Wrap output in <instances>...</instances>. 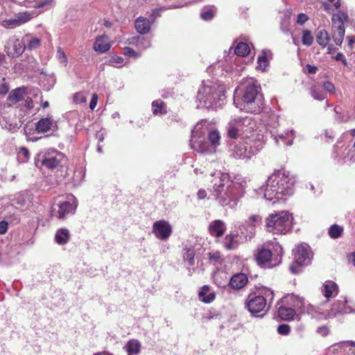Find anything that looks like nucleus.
Listing matches in <instances>:
<instances>
[{
  "label": "nucleus",
  "instance_id": "f257e3e1",
  "mask_svg": "<svg viewBox=\"0 0 355 355\" xmlns=\"http://www.w3.org/2000/svg\"><path fill=\"white\" fill-rule=\"evenodd\" d=\"M211 175L214 177L213 195L216 202L223 207L234 209L243 196L241 187L230 181L227 173L218 171Z\"/></svg>",
  "mask_w": 355,
  "mask_h": 355
},
{
  "label": "nucleus",
  "instance_id": "f03ea898",
  "mask_svg": "<svg viewBox=\"0 0 355 355\" xmlns=\"http://www.w3.org/2000/svg\"><path fill=\"white\" fill-rule=\"evenodd\" d=\"M234 103L241 110L258 113L263 105V98L260 87L252 78L247 79L240 88L236 89Z\"/></svg>",
  "mask_w": 355,
  "mask_h": 355
},
{
  "label": "nucleus",
  "instance_id": "7ed1b4c3",
  "mask_svg": "<svg viewBox=\"0 0 355 355\" xmlns=\"http://www.w3.org/2000/svg\"><path fill=\"white\" fill-rule=\"evenodd\" d=\"M294 177L286 171H277L268 177L263 197L269 201L285 200L293 193Z\"/></svg>",
  "mask_w": 355,
  "mask_h": 355
},
{
  "label": "nucleus",
  "instance_id": "20e7f679",
  "mask_svg": "<svg viewBox=\"0 0 355 355\" xmlns=\"http://www.w3.org/2000/svg\"><path fill=\"white\" fill-rule=\"evenodd\" d=\"M207 121H202L196 124L191 132V148L200 153H212L220 144V136L217 130L210 131L208 133L209 142L205 141V135L208 132Z\"/></svg>",
  "mask_w": 355,
  "mask_h": 355
},
{
  "label": "nucleus",
  "instance_id": "39448f33",
  "mask_svg": "<svg viewBox=\"0 0 355 355\" xmlns=\"http://www.w3.org/2000/svg\"><path fill=\"white\" fill-rule=\"evenodd\" d=\"M197 100L198 107L216 110L224 103L223 87L211 82H203L198 90Z\"/></svg>",
  "mask_w": 355,
  "mask_h": 355
},
{
  "label": "nucleus",
  "instance_id": "423d86ee",
  "mask_svg": "<svg viewBox=\"0 0 355 355\" xmlns=\"http://www.w3.org/2000/svg\"><path fill=\"white\" fill-rule=\"evenodd\" d=\"M263 139V135L257 132L252 133L234 146L232 149V156L239 159L250 158L262 148Z\"/></svg>",
  "mask_w": 355,
  "mask_h": 355
},
{
  "label": "nucleus",
  "instance_id": "0eeeda50",
  "mask_svg": "<svg viewBox=\"0 0 355 355\" xmlns=\"http://www.w3.org/2000/svg\"><path fill=\"white\" fill-rule=\"evenodd\" d=\"M293 217L286 211L270 214L266 218L267 230L273 234H286L292 228Z\"/></svg>",
  "mask_w": 355,
  "mask_h": 355
},
{
  "label": "nucleus",
  "instance_id": "6e6552de",
  "mask_svg": "<svg viewBox=\"0 0 355 355\" xmlns=\"http://www.w3.org/2000/svg\"><path fill=\"white\" fill-rule=\"evenodd\" d=\"M77 205V200L73 195L59 196L52 205V215L59 219H64L68 215L75 213Z\"/></svg>",
  "mask_w": 355,
  "mask_h": 355
},
{
  "label": "nucleus",
  "instance_id": "1a4fd4ad",
  "mask_svg": "<svg viewBox=\"0 0 355 355\" xmlns=\"http://www.w3.org/2000/svg\"><path fill=\"white\" fill-rule=\"evenodd\" d=\"M65 161L64 155L55 150L49 149L40 152L36 157V164H41L49 169H54Z\"/></svg>",
  "mask_w": 355,
  "mask_h": 355
},
{
  "label": "nucleus",
  "instance_id": "9d476101",
  "mask_svg": "<svg viewBox=\"0 0 355 355\" xmlns=\"http://www.w3.org/2000/svg\"><path fill=\"white\" fill-rule=\"evenodd\" d=\"M254 124V121L250 117H239L232 119L226 126L227 136L230 138L236 139L241 132L252 130Z\"/></svg>",
  "mask_w": 355,
  "mask_h": 355
},
{
  "label": "nucleus",
  "instance_id": "9b49d317",
  "mask_svg": "<svg viewBox=\"0 0 355 355\" xmlns=\"http://www.w3.org/2000/svg\"><path fill=\"white\" fill-rule=\"evenodd\" d=\"M245 307L254 317H263L268 308L262 295L250 294L245 300Z\"/></svg>",
  "mask_w": 355,
  "mask_h": 355
},
{
  "label": "nucleus",
  "instance_id": "f8f14e48",
  "mask_svg": "<svg viewBox=\"0 0 355 355\" xmlns=\"http://www.w3.org/2000/svg\"><path fill=\"white\" fill-rule=\"evenodd\" d=\"M26 44L24 37L20 40L16 35L9 37L5 45V51L7 55L12 58L19 57L25 51Z\"/></svg>",
  "mask_w": 355,
  "mask_h": 355
},
{
  "label": "nucleus",
  "instance_id": "ddd939ff",
  "mask_svg": "<svg viewBox=\"0 0 355 355\" xmlns=\"http://www.w3.org/2000/svg\"><path fill=\"white\" fill-rule=\"evenodd\" d=\"M152 232L157 239L166 241L172 234V226L165 220H157L153 225Z\"/></svg>",
  "mask_w": 355,
  "mask_h": 355
},
{
  "label": "nucleus",
  "instance_id": "4468645a",
  "mask_svg": "<svg viewBox=\"0 0 355 355\" xmlns=\"http://www.w3.org/2000/svg\"><path fill=\"white\" fill-rule=\"evenodd\" d=\"M295 261L298 266H306L311 263L312 254L307 244L296 247L294 252Z\"/></svg>",
  "mask_w": 355,
  "mask_h": 355
},
{
  "label": "nucleus",
  "instance_id": "2eb2a0df",
  "mask_svg": "<svg viewBox=\"0 0 355 355\" xmlns=\"http://www.w3.org/2000/svg\"><path fill=\"white\" fill-rule=\"evenodd\" d=\"M254 257L257 264L264 268H272L279 262L273 263L272 252L270 250L266 248L258 249Z\"/></svg>",
  "mask_w": 355,
  "mask_h": 355
},
{
  "label": "nucleus",
  "instance_id": "dca6fc26",
  "mask_svg": "<svg viewBox=\"0 0 355 355\" xmlns=\"http://www.w3.org/2000/svg\"><path fill=\"white\" fill-rule=\"evenodd\" d=\"M346 303L347 301L345 300L337 301L333 304L331 310L328 311L327 314L324 315V318L325 319L334 318L339 313L343 314L347 313L345 306Z\"/></svg>",
  "mask_w": 355,
  "mask_h": 355
},
{
  "label": "nucleus",
  "instance_id": "f3484780",
  "mask_svg": "<svg viewBox=\"0 0 355 355\" xmlns=\"http://www.w3.org/2000/svg\"><path fill=\"white\" fill-rule=\"evenodd\" d=\"M111 47L110 39L106 35H101L96 37L94 44V49L98 53H105Z\"/></svg>",
  "mask_w": 355,
  "mask_h": 355
},
{
  "label": "nucleus",
  "instance_id": "a211bd4d",
  "mask_svg": "<svg viewBox=\"0 0 355 355\" xmlns=\"http://www.w3.org/2000/svg\"><path fill=\"white\" fill-rule=\"evenodd\" d=\"M248 282V278L244 273H238L233 275L230 280V285L234 289L243 288Z\"/></svg>",
  "mask_w": 355,
  "mask_h": 355
},
{
  "label": "nucleus",
  "instance_id": "6ab92c4d",
  "mask_svg": "<svg viewBox=\"0 0 355 355\" xmlns=\"http://www.w3.org/2000/svg\"><path fill=\"white\" fill-rule=\"evenodd\" d=\"M141 343L137 339L129 340L124 345L123 349L128 355H138L141 351Z\"/></svg>",
  "mask_w": 355,
  "mask_h": 355
},
{
  "label": "nucleus",
  "instance_id": "aec40b11",
  "mask_svg": "<svg viewBox=\"0 0 355 355\" xmlns=\"http://www.w3.org/2000/svg\"><path fill=\"white\" fill-rule=\"evenodd\" d=\"M345 34V26L332 25L331 35L336 44L341 46Z\"/></svg>",
  "mask_w": 355,
  "mask_h": 355
},
{
  "label": "nucleus",
  "instance_id": "412c9836",
  "mask_svg": "<svg viewBox=\"0 0 355 355\" xmlns=\"http://www.w3.org/2000/svg\"><path fill=\"white\" fill-rule=\"evenodd\" d=\"M150 24L148 19L139 17L135 20V29L140 34H146L150 30Z\"/></svg>",
  "mask_w": 355,
  "mask_h": 355
},
{
  "label": "nucleus",
  "instance_id": "4be33fe9",
  "mask_svg": "<svg viewBox=\"0 0 355 355\" xmlns=\"http://www.w3.org/2000/svg\"><path fill=\"white\" fill-rule=\"evenodd\" d=\"M25 87H19L12 90L8 96V100L12 103L22 101L26 96Z\"/></svg>",
  "mask_w": 355,
  "mask_h": 355
},
{
  "label": "nucleus",
  "instance_id": "5701e85b",
  "mask_svg": "<svg viewBox=\"0 0 355 355\" xmlns=\"http://www.w3.org/2000/svg\"><path fill=\"white\" fill-rule=\"evenodd\" d=\"M322 291L324 296L329 299L338 293V285L332 281H327L324 283Z\"/></svg>",
  "mask_w": 355,
  "mask_h": 355
},
{
  "label": "nucleus",
  "instance_id": "b1692460",
  "mask_svg": "<svg viewBox=\"0 0 355 355\" xmlns=\"http://www.w3.org/2000/svg\"><path fill=\"white\" fill-rule=\"evenodd\" d=\"M129 44L135 45L138 49L145 50L151 46L149 39L144 37H132L129 39Z\"/></svg>",
  "mask_w": 355,
  "mask_h": 355
},
{
  "label": "nucleus",
  "instance_id": "393cba45",
  "mask_svg": "<svg viewBox=\"0 0 355 355\" xmlns=\"http://www.w3.org/2000/svg\"><path fill=\"white\" fill-rule=\"evenodd\" d=\"M225 230V223L220 220H216L209 225L210 233L216 237L223 236Z\"/></svg>",
  "mask_w": 355,
  "mask_h": 355
},
{
  "label": "nucleus",
  "instance_id": "a878e982",
  "mask_svg": "<svg viewBox=\"0 0 355 355\" xmlns=\"http://www.w3.org/2000/svg\"><path fill=\"white\" fill-rule=\"evenodd\" d=\"M69 231L66 228L58 229L55 234V241L59 245L66 244L69 241Z\"/></svg>",
  "mask_w": 355,
  "mask_h": 355
},
{
  "label": "nucleus",
  "instance_id": "bb28decb",
  "mask_svg": "<svg viewBox=\"0 0 355 355\" xmlns=\"http://www.w3.org/2000/svg\"><path fill=\"white\" fill-rule=\"evenodd\" d=\"M210 287L207 285H205L201 288L199 292V298L205 303H210L215 299V293H209Z\"/></svg>",
  "mask_w": 355,
  "mask_h": 355
},
{
  "label": "nucleus",
  "instance_id": "cd10ccee",
  "mask_svg": "<svg viewBox=\"0 0 355 355\" xmlns=\"http://www.w3.org/2000/svg\"><path fill=\"white\" fill-rule=\"evenodd\" d=\"M315 37L317 43L322 47H326L330 41V36L325 29H318Z\"/></svg>",
  "mask_w": 355,
  "mask_h": 355
},
{
  "label": "nucleus",
  "instance_id": "c85d7f7f",
  "mask_svg": "<svg viewBox=\"0 0 355 355\" xmlns=\"http://www.w3.org/2000/svg\"><path fill=\"white\" fill-rule=\"evenodd\" d=\"M277 313L278 316L284 320H292L295 315V311L293 308L283 306L278 309Z\"/></svg>",
  "mask_w": 355,
  "mask_h": 355
},
{
  "label": "nucleus",
  "instance_id": "c756f323",
  "mask_svg": "<svg viewBox=\"0 0 355 355\" xmlns=\"http://www.w3.org/2000/svg\"><path fill=\"white\" fill-rule=\"evenodd\" d=\"M53 125V121L49 118L41 119L36 124V130L37 132H46L51 130Z\"/></svg>",
  "mask_w": 355,
  "mask_h": 355
},
{
  "label": "nucleus",
  "instance_id": "7c9ffc66",
  "mask_svg": "<svg viewBox=\"0 0 355 355\" xmlns=\"http://www.w3.org/2000/svg\"><path fill=\"white\" fill-rule=\"evenodd\" d=\"M348 19V15L346 12L339 10L337 13L334 14L331 17L332 25L345 26V22Z\"/></svg>",
  "mask_w": 355,
  "mask_h": 355
},
{
  "label": "nucleus",
  "instance_id": "2f4dec72",
  "mask_svg": "<svg viewBox=\"0 0 355 355\" xmlns=\"http://www.w3.org/2000/svg\"><path fill=\"white\" fill-rule=\"evenodd\" d=\"M24 44L26 43V48L28 50H32L37 48L40 44V40L31 35H26L24 37Z\"/></svg>",
  "mask_w": 355,
  "mask_h": 355
},
{
  "label": "nucleus",
  "instance_id": "473e14b6",
  "mask_svg": "<svg viewBox=\"0 0 355 355\" xmlns=\"http://www.w3.org/2000/svg\"><path fill=\"white\" fill-rule=\"evenodd\" d=\"M248 226L250 227L249 233L252 234H254V227L259 225H261L262 223V217L260 215L254 214L252 215L248 220L247 221Z\"/></svg>",
  "mask_w": 355,
  "mask_h": 355
},
{
  "label": "nucleus",
  "instance_id": "72a5a7b5",
  "mask_svg": "<svg viewBox=\"0 0 355 355\" xmlns=\"http://www.w3.org/2000/svg\"><path fill=\"white\" fill-rule=\"evenodd\" d=\"M13 201L15 204L18 205L20 207L28 205L30 202L28 195L27 193H19L15 197Z\"/></svg>",
  "mask_w": 355,
  "mask_h": 355
},
{
  "label": "nucleus",
  "instance_id": "f704fd0d",
  "mask_svg": "<svg viewBox=\"0 0 355 355\" xmlns=\"http://www.w3.org/2000/svg\"><path fill=\"white\" fill-rule=\"evenodd\" d=\"M35 13L33 12L25 11L17 13L15 16L17 19V21L21 26L28 21H30L33 17Z\"/></svg>",
  "mask_w": 355,
  "mask_h": 355
},
{
  "label": "nucleus",
  "instance_id": "c9c22d12",
  "mask_svg": "<svg viewBox=\"0 0 355 355\" xmlns=\"http://www.w3.org/2000/svg\"><path fill=\"white\" fill-rule=\"evenodd\" d=\"M270 134H271V137H274V139H275L276 144L279 145V140H282V142H284V139H286V137H288L289 135H291V136H293L294 135V131L292 130L290 131H286L284 133H283V132H279V130H277V131H273V132L271 131Z\"/></svg>",
  "mask_w": 355,
  "mask_h": 355
},
{
  "label": "nucleus",
  "instance_id": "e433bc0d",
  "mask_svg": "<svg viewBox=\"0 0 355 355\" xmlns=\"http://www.w3.org/2000/svg\"><path fill=\"white\" fill-rule=\"evenodd\" d=\"M153 113L155 115L162 114L166 113V106L164 102L154 101L152 103Z\"/></svg>",
  "mask_w": 355,
  "mask_h": 355
},
{
  "label": "nucleus",
  "instance_id": "4c0bfd02",
  "mask_svg": "<svg viewBox=\"0 0 355 355\" xmlns=\"http://www.w3.org/2000/svg\"><path fill=\"white\" fill-rule=\"evenodd\" d=\"M234 53L237 55L244 57L250 53V47L245 42H239L234 49Z\"/></svg>",
  "mask_w": 355,
  "mask_h": 355
},
{
  "label": "nucleus",
  "instance_id": "58836bf2",
  "mask_svg": "<svg viewBox=\"0 0 355 355\" xmlns=\"http://www.w3.org/2000/svg\"><path fill=\"white\" fill-rule=\"evenodd\" d=\"M195 250L193 248H186L183 250V258L190 266L194 264Z\"/></svg>",
  "mask_w": 355,
  "mask_h": 355
},
{
  "label": "nucleus",
  "instance_id": "ea45409f",
  "mask_svg": "<svg viewBox=\"0 0 355 355\" xmlns=\"http://www.w3.org/2000/svg\"><path fill=\"white\" fill-rule=\"evenodd\" d=\"M343 232V228L338 225H333L329 229V234L332 239L339 238Z\"/></svg>",
  "mask_w": 355,
  "mask_h": 355
},
{
  "label": "nucleus",
  "instance_id": "a19ab883",
  "mask_svg": "<svg viewBox=\"0 0 355 355\" xmlns=\"http://www.w3.org/2000/svg\"><path fill=\"white\" fill-rule=\"evenodd\" d=\"M288 297L289 300L292 302L293 306L295 308L300 309L304 304V299L298 295L292 294V295H289Z\"/></svg>",
  "mask_w": 355,
  "mask_h": 355
},
{
  "label": "nucleus",
  "instance_id": "79ce46f5",
  "mask_svg": "<svg viewBox=\"0 0 355 355\" xmlns=\"http://www.w3.org/2000/svg\"><path fill=\"white\" fill-rule=\"evenodd\" d=\"M56 58L62 65H63L64 67H66L67 65L68 58H67L64 51L60 46H58L57 48Z\"/></svg>",
  "mask_w": 355,
  "mask_h": 355
},
{
  "label": "nucleus",
  "instance_id": "37998d69",
  "mask_svg": "<svg viewBox=\"0 0 355 355\" xmlns=\"http://www.w3.org/2000/svg\"><path fill=\"white\" fill-rule=\"evenodd\" d=\"M3 27L6 28H13L19 26L16 16L12 19H4L1 22Z\"/></svg>",
  "mask_w": 355,
  "mask_h": 355
},
{
  "label": "nucleus",
  "instance_id": "c03bdc74",
  "mask_svg": "<svg viewBox=\"0 0 355 355\" xmlns=\"http://www.w3.org/2000/svg\"><path fill=\"white\" fill-rule=\"evenodd\" d=\"M302 44L306 46H311L313 42V37L312 36L311 31L309 30H304L302 32Z\"/></svg>",
  "mask_w": 355,
  "mask_h": 355
},
{
  "label": "nucleus",
  "instance_id": "a18cd8bd",
  "mask_svg": "<svg viewBox=\"0 0 355 355\" xmlns=\"http://www.w3.org/2000/svg\"><path fill=\"white\" fill-rule=\"evenodd\" d=\"M330 3H332L336 9H338L341 6L340 0H327V2H324L322 3V6L324 8V10L328 12H330L331 11Z\"/></svg>",
  "mask_w": 355,
  "mask_h": 355
},
{
  "label": "nucleus",
  "instance_id": "49530a36",
  "mask_svg": "<svg viewBox=\"0 0 355 355\" xmlns=\"http://www.w3.org/2000/svg\"><path fill=\"white\" fill-rule=\"evenodd\" d=\"M257 63V68L261 70H264L266 67L268 66V60L266 58V54L265 51H263L262 55L258 57Z\"/></svg>",
  "mask_w": 355,
  "mask_h": 355
},
{
  "label": "nucleus",
  "instance_id": "de8ad7c7",
  "mask_svg": "<svg viewBox=\"0 0 355 355\" xmlns=\"http://www.w3.org/2000/svg\"><path fill=\"white\" fill-rule=\"evenodd\" d=\"M53 0H39L37 1L33 2L32 3L33 5H30L29 6L33 7V8H42L46 6L51 5L53 3ZM24 5L26 6H28L26 4H24Z\"/></svg>",
  "mask_w": 355,
  "mask_h": 355
},
{
  "label": "nucleus",
  "instance_id": "09e8293b",
  "mask_svg": "<svg viewBox=\"0 0 355 355\" xmlns=\"http://www.w3.org/2000/svg\"><path fill=\"white\" fill-rule=\"evenodd\" d=\"M18 157L22 162H26L30 157V153L26 148L22 147L19 150Z\"/></svg>",
  "mask_w": 355,
  "mask_h": 355
},
{
  "label": "nucleus",
  "instance_id": "8fccbe9b",
  "mask_svg": "<svg viewBox=\"0 0 355 355\" xmlns=\"http://www.w3.org/2000/svg\"><path fill=\"white\" fill-rule=\"evenodd\" d=\"M262 294L263 297H265L266 300V304L268 302V306H270V304L271 303L274 297L273 291L269 288H265L262 291Z\"/></svg>",
  "mask_w": 355,
  "mask_h": 355
},
{
  "label": "nucleus",
  "instance_id": "3c124183",
  "mask_svg": "<svg viewBox=\"0 0 355 355\" xmlns=\"http://www.w3.org/2000/svg\"><path fill=\"white\" fill-rule=\"evenodd\" d=\"M123 53L126 56L134 58H139L141 55L139 53L136 52L135 50L130 47H125L123 49Z\"/></svg>",
  "mask_w": 355,
  "mask_h": 355
},
{
  "label": "nucleus",
  "instance_id": "603ef678",
  "mask_svg": "<svg viewBox=\"0 0 355 355\" xmlns=\"http://www.w3.org/2000/svg\"><path fill=\"white\" fill-rule=\"evenodd\" d=\"M234 238V236H233L232 234H229L225 237V241L224 243V245L226 249L232 250L234 248V246H233Z\"/></svg>",
  "mask_w": 355,
  "mask_h": 355
},
{
  "label": "nucleus",
  "instance_id": "864d4df0",
  "mask_svg": "<svg viewBox=\"0 0 355 355\" xmlns=\"http://www.w3.org/2000/svg\"><path fill=\"white\" fill-rule=\"evenodd\" d=\"M73 101L76 103H83L86 102L87 97L85 96V95L84 94H83L81 92H78L74 94Z\"/></svg>",
  "mask_w": 355,
  "mask_h": 355
},
{
  "label": "nucleus",
  "instance_id": "5fc2aeb1",
  "mask_svg": "<svg viewBox=\"0 0 355 355\" xmlns=\"http://www.w3.org/2000/svg\"><path fill=\"white\" fill-rule=\"evenodd\" d=\"M291 328L288 324H280L277 328V331L281 335H288L290 333Z\"/></svg>",
  "mask_w": 355,
  "mask_h": 355
},
{
  "label": "nucleus",
  "instance_id": "6e6d98bb",
  "mask_svg": "<svg viewBox=\"0 0 355 355\" xmlns=\"http://www.w3.org/2000/svg\"><path fill=\"white\" fill-rule=\"evenodd\" d=\"M214 12L211 10H207L202 12L200 14V17L203 20H210L214 17Z\"/></svg>",
  "mask_w": 355,
  "mask_h": 355
},
{
  "label": "nucleus",
  "instance_id": "4d7b16f0",
  "mask_svg": "<svg viewBox=\"0 0 355 355\" xmlns=\"http://www.w3.org/2000/svg\"><path fill=\"white\" fill-rule=\"evenodd\" d=\"M110 64L113 67H116V64H121L123 62V58L121 56H114L110 60Z\"/></svg>",
  "mask_w": 355,
  "mask_h": 355
},
{
  "label": "nucleus",
  "instance_id": "13d9d810",
  "mask_svg": "<svg viewBox=\"0 0 355 355\" xmlns=\"http://www.w3.org/2000/svg\"><path fill=\"white\" fill-rule=\"evenodd\" d=\"M311 95L316 100L322 101L324 98L323 94L314 88L311 89Z\"/></svg>",
  "mask_w": 355,
  "mask_h": 355
},
{
  "label": "nucleus",
  "instance_id": "bf43d9fd",
  "mask_svg": "<svg viewBox=\"0 0 355 355\" xmlns=\"http://www.w3.org/2000/svg\"><path fill=\"white\" fill-rule=\"evenodd\" d=\"M9 90V87L3 78L0 83V94H6Z\"/></svg>",
  "mask_w": 355,
  "mask_h": 355
},
{
  "label": "nucleus",
  "instance_id": "052dcab7",
  "mask_svg": "<svg viewBox=\"0 0 355 355\" xmlns=\"http://www.w3.org/2000/svg\"><path fill=\"white\" fill-rule=\"evenodd\" d=\"M22 101H24V106L27 109L33 108V102L31 97L26 96Z\"/></svg>",
  "mask_w": 355,
  "mask_h": 355
},
{
  "label": "nucleus",
  "instance_id": "680f3d73",
  "mask_svg": "<svg viewBox=\"0 0 355 355\" xmlns=\"http://www.w3.org/2000/svg\"><path fill=\"white\" fill-rule=\"evenodd\" d=\"M324 89L330 93L334 92L335 87L334 85L330 82H324L323 84Z\"/></svg>",
  "mask_w": 355,
  "mask_h": 355
},
{
  "label": "nucleus",
  "instance_id": "e2e57ef3",
  "mask_svg": "<svg viewBox=\"0 0 355 355\" xmlns=\"http://www.w3.org/2000/svg\"><path fill=\"white\" fill-rule=\"evenodd\" d=\"M8 223L6 220L0 221V234H4L8 230Z\"/></svg>",
  "mask_w": 355,
  "mask_h": 355
},
{
  "label": "nucleus",
  "instance_id": "0e129e2a",
  "mask_svg": "<svg viewBox=\"0 0 355 355\" xmlns=\"http://www.w3.org/2000/svg\"><path fill=\"white\" fill-rule=\"evenodd\" d=\"M97 102L98 95L96 94H94L89 103V107L91 110H94L96 107Z\"/></svg>",
  "mask_w": 355,
  "mask_h": 355
},
{
  "label": "nucleus",
  "instance_id": "69168bd1",
  "mask_svg": "<svg viewBox=\"0 0 355 355\" xmlns=\"http://www.w3.org/2000/svg\"><path fill=\"white\" fill-rule=\"evenodd\" d=\"M317 332L322 336H325L329 334V329L326 326H322L318 328Z\"/></svg>",
  "mask_w": 355,
  "mask_h": 355
},
{
  "label": "nucleus",
  "instance_id": "338daca9",
  "mask_svg": "<svg viewBox=\"0 0 355 355\" xmlns=\"http://www.w3.org/2000/svg\"><path fill=\"white\" fill-rule=\"evenodd\" d=\"M308 20V17L303 13L298 15L297 22L300 24H303Z\"/></svg>",
  "mask_w": 355,
  "mask_h": 355
},
{
  "label": "nucleus",
  "instance_id": "774afa93",
  "mask_svg": "<svg viewBox=\"0 0 355 355\" xmlns=\"http://www.w3.org/2000/svg\"><path fill=\"white\" fill-rule=\"evenodd\" d=\"M335 59L337 61H341L344 65H347V61H346V59L345 58V56L342 53H338L336 57H335Z\"/></svg>",
  "mask_w": 355,
  "mask_h": 355
}]
</instances>
